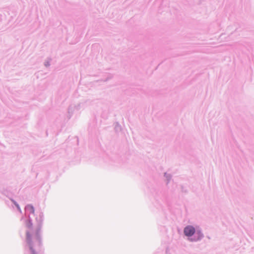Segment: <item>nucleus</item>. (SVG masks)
I'll return each mask as SVG.
<instances>
[{
	"mask_svg": "<svg viewBox=\"0 0 254 254\" xmlns=\"http://www.w3.org/2000/svg\"><path fill=\"white\" fill-rule=\"evenodd\" d=\"M184 231L186 236L190 237L194 234L195 230L192 226H188L185 228Z\"/></svg>",
	"mask_w": 254,
	"mask_h": 254,
	"instance_id": "nucleus-1",
	"label": "nucleus"
},
{
	"mask_svg": "<svg viewBox=\"0 0 254 254\" xmlns=\"http://www.w3.org/2000/svg\"><path fill=\"white\" fill-rule=\"evenodd\" d=\"M26 210L29 211L30 213L33 214L34 213V208L33 206L28 205L25 207Z\"/></svg>",
	"mask_w": 254,
	"mask_h": 254,
	"instance_id": "nucleus-2",
	"label": "nucleus"
},
{
	"mask_svg": "<svg viewBox=\"0 0 254 254\" xmlns=\"http://www.w3.org/2000/svg\"><path fill=\"white\" fill-rule=\"evenodd\" d=\"M26 237H27V241L30 243L31 241V235L29 232H27L26 233Z\"/></svg>",
	"mask_w": 254,
	"mask_h": 254,
	"instance_id": "nucleus-3",
	"label": "nucleus"
},
{
	"mask_svg": "<svg viewBox=\"0 0 254 254\" xmlns=\"http://www.w3.org/2000/svg\"><path fill=\"white\" fill-rule=\"evenodd\" d=\"M15 205L16 206L17 208H18V210L21 212V209H20V208L19 206L18 205V204H16V203H15Z\"/></svg>",
	"mask_w": 254,
	"mask_h": 254,
	"instance_id": "nucleus-4",
	"label": "nucleus"
}]
</instances>
